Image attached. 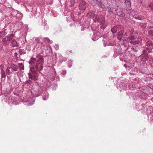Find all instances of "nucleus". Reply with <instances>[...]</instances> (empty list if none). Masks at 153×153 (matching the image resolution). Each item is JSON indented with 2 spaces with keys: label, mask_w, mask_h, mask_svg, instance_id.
<instances>
[{
  "label": "nucleus",
  "mask_w": 153,
  "mask_h": 153,
  "mask_svg": "<svg viewBox=\"0 0 153 153\" xmlns=\"http://www.w3.org/2000/svg\"><path fill=\"white\" fill-rule=\"evenodd\" d=\"M28 63L30 65H34L30 69L31 71L33 74L37 72H40L43 70L44 59L42 57L37 56L36 58L31 57Z\"/></svg>",
  "instance_id": "obj_1"
},
{
  "label": "nucleus",
  "mask_w": 153,
  "mask_h": 153,
  "mask_svg": "<svg viewBox=\"0 0 153 153\" xmlns=\"http://www.w3.org/2000/svg\"><path fill=\"white\" fill-rule=\"evenodd\" d=\"M127 39L129 43L131 45H135L140 43L142 39L140 36L137 35H130L128 37Z\"/></svg>",
  "instance_id": "obj_2"
},
{
  "label": "nucleus",
  "mask_w": 153,
  "mask_h": 153,
  "mask_svg": "<svg viewBox=\"0 0 153 153\" xmlns=\"http://www.w3.org/2000/svg\"><path fill=\"white\" fill-rule=\"evenodd\" d=\"M152 52V50L150 49L148 47H146L143 51L141 55L139 56L140 59L142 61H146L147 59L151 56L150 53Z\"/></svg>",
  "instance_id": "obj_3"
},
{
  "label": "nucleus",
  "mask_w": 153,
  "mask_h": 153,
  "mask_svg": "<svg viewBox=\"0 0 153 153\" xmlns=\"http://www.w3.org/2000/svg\"><path fill=\"white\" fill-rule=\"evenodd\" d=\"M94 20L100 23L102 25L100 27V28L102 29H104L107 25V24L105 22V18L103 16L100 15L96 16Z\"/></svg>",
  "instance_id": "obj_4"
},
{
  "label": "nucleus",
  "mask_w": 153,
  "mask_h": 153,
  "mask_svg": "<svg viewBox=\"0 0 153 153\" xmlns=\"http://www.w3.org/2000/svg\"><path fill=\"white\" fill-rule=\"evenodd\" d=\"M140 90L143 91V92L147 95H153V89L148 86H143L140 87Z\"/></svg>",
  "instance_id": "obj_5"
},
{
  "label": "nucleus",
  "mask_w": 153,
  "mask_h": 153,
  "mask_svg": "<svg viewBox=\"0 0 153 153\" xmlns=\"http://www.w3.org/2000/svg\"><path fill=\"white\" fill-rule=\"evenodd\" d=\"M14 37H15L14 34L11 33L6 36L3 39L2 41V42L4 45H7L11 42Z\"/></svg>",
  "instance_id": "obj_6"
},
{
  "label": "nucleus",
  "mask_w": 153,
  "mask_h": 153,
  "mask_svg": "<svg viewBox=\"0 0 153 153\" xmlns=\"http://www.w3.org/2000/svg\"><path fill=\"white\" fill-rule=\"evenodd\" d=\"M88 6V4L85 1L81 0L80 1L79 5V9L80 10H84Z\"/></svg>",
  "instance_id": "obj_7"
},
{
  "label": "nucleus",
  "mask_w": 153,
  "mask_h": 153,
  "mask_svg": "<svg viewBox=\"0 0 153 153\" xmlns=\"http://www.w3.org/2000/svg\"><path fill=\"white\" fill-rule=\"evenodd\" d=\"M143 91L141 90V91H139L137 93V95L140 98V99H143L145 98V94L143 92Z\"/></svg>",
  "instance_id": "obj_8"
},
{
  "label": "nucleus",
  "mask_w": 153,
  "mask_h": 153,
  "mask_svg": "<svg viewBox=\"0 0 153 153\" xmlns=\"http://www.w3.org/2000/svg\"><path fill=\"white\" fill-rule=\"evenodd\" d=\"M124 30L122 29L118 33V36L117 37V39L120 41L121 40H123L122 37L123 36V33H124Z\"/></svg>",
  "instance_id": "obj_9"
},
{
  "label": "nucleus",
  "mask_w": 153,
  "mask_h": 153,
  "mask_svg": "<svg viewBox=\"0 0 153 153\" xmlns=\"http://www.w3.org/2000/svg\"><path fill=\"white\" fill-rule=\"evenodd\" d=\"M93 3L95 4L98 5L99 7H100L102 8H103L104 7L101 1L100 0H95V1H94Z\"/></svg>",
  "instance_id": "obj_10"
},
{
  "label": "nucleus",
  "mask_w": 153,
  "mask_h": 153,
  "mask_svg": "<svg viewBox=\"0 0 153 153\" xmlns=\"http://www.w3.org/2000/svg\"><path fill=\"white\" fill-rule=\"evenodd\" d=\"M125 3L128 9H130L131 8V3L130 0H126Z\"/></svg>",
  "instance_id": "obj_11"
},
{
  "label": "nucleus",
  "mask_w": 153,
  "mask_h": 153,
  "mask_svg": "<svg viewBox=\"0 0 153 153\" xmlns=\"http://www.w3.org/2000/svg\"><path fill=\"white\" fill-rule=\"evenodd\" d=\"M96 15L93 13L90 12L87 14V16L89 18H93V19L94 20V18L96 17Z\"/></svg>",
  "instance_id": "obj_12"
},
{
  "label": "nucleus",
  "mask_w": 153,
  "mask_h": 153,
  "mask_svg": "<svg viewBox=\"0 0 153 153\" xmlns=\"http://www.w3.org/2000/svg\"><path fill=\"white\" fill-rule=\"evenodd\" d=\"M12 40L10 43H11V46L13 47H16L18 46V44L16 41L14 40L13 38L12 39Z\"/></svg>",
  "instance_id": "obj_13"
},
{
  "label": "nucleus",
  "mask_w": 153,
  "mask_h": 153,
  "mask_svg": "<svg viewBox=\"0 0 153 153\" xmlns=\"http://www.w3.org/2000/svg\"><path fill=\"white\" fill-rule=\"evenodd\" d=\"M49 97V94L48 93L45 91L44 92L43 95L42 97V99L44 100H46Z\"/></svg>",
  "instance_id": "obj_14"
},
{
  "label": "nucleus",
  "mask_w": 153,
  "mask_h": 153,
  "mask_svg": "<svg viewBox=\"0 0 153 153\" xmlns=\"http://www.w3.org/2000/svg\"><path fill=\"white\" fill-rule=\"evenodd\" d=\"M12 70L14 71H17L18 68V66L12 63L11 64V67Z\"/></svg>",
  "instance_id": "obj_15"
},
{
  "label": "nucleus",
  "mask_w": 153,
  "mask_h": 153,
  "mask_svg": "<svg viewBox=\"0 0 153 153\" xmlns=\"http://www.w3.org/2000/svg\"><path fill=\"white\" fill-rule=\"evenodd\" d=\"M136 88L135 85L134 84L131 83L128 86L129 89L131 90H133Z\"/></svg>",
  "instance_id": "obj_16"
},
{
  "label": "nucleus",
  "mask_w": 153,
  "mask_h": 153,
  "mask_svg": "<svg viewBox=\"0 0 153 153\" xmlns=\"http://www.w3.org/2000/svg\"><path fill=\"white\" fill-rule=\"evenodd\" d=\"M7 33L4 30L0 31V39L2 37L4 36L7 34Z\"/></svg>",
  "instance_id": "obj_17"
},
{
  "label": "nucleus",
  "mask_w": 153,
  "mask_h": 153,
  "mask_svg": "<svg viewBox=\"0 0 153 153\" xmlns=\"http://www.w3.org/2000/svg\"><path fill=\"white\" fill-rule=\"evenodd\" d=\"M118 27L119 26H114V27L111 29L112 32L114 33H116L117 30V27Z\"/></svg>",
  "instance_id": "obj_18"
},
{
  "label": "nucleus",
  "mask_w": 153,
  "mask_h": 153,
  "mask_svg": "<svg viewBox=\"0 0 153 153\" xmlns=\"http://www.w3.org/2000/svg\"><path fill=\"white\" fill-rule=\"evenodd\" d=\"M42 40L46 43H50V40L48 38H43L42 39Z\"/></svg>",
  "instance_id": "obj_19"
},
{
  "label": "nucleus",
  "mask_w": 153,
  "mask_h": 153,
  "mask_svg": "<svg viewBox=\"0 0 153 153\" xmlns=\"http://www.w3.org/2000/svg\"><path fill=\"white\" fill-rule=\"evenodd\" d=\"M117 14L118 16L120 17H122L124 15V13L121 10L117 13Z\"/></svg>",
  "instance_id": "obj_20"
},
{
  "label": "nucleus",
  "mask_w": 153,
  "mask_h": 153,
  "mask_svg": "<svg viewBox=\"0 0 153 153\" xmlns=\"http://www.w3.org/2000/svg\"><path fill=\"white\" fill-rule=\"evenodd\" d=\"M18 65H19V68L20 70H24V64L22 63H18Z\"/></svg>",
  "instance_id": "obj_21"
},
{
  "label": "nucleus",
  "mask_w": 153,
  "mask_h": 153,
  "mask_svg": "<svg viewBox=\"0 0 153 153\" xmlns=\"http://www.w3.org/2000/svg\"><path fill=\"white\" fill-rule=\"evenodd\" d=\"M10 67H8L6 70V72L8 75H9L11 73L10 70Z\"/></svg>",
  "instance_id": "obj_22"
},
{
  "label": "nucleus",
  "mask_w": 153,
  "mask_h": 153,
  "mask_svg": "<svg viewBox=\"0 0 153 153\" xmlns=\"http://www.w3.org/2000/svg\"><path fill=\"white\" fill-rule=\"evenodd\" d=\"M1 76L2 77L5 78L6 75L5 74L4 71L2 69H1Z\"/></svg>",
  "instance_id": "obj_23"
},
{
  "label": "nucleus",
  "mask_w": 153,
  "mask_h": 153,
  "mask_svg": "<svg viewBox=\"0 0 153 153\" xmlns=\"http://www.w3.org/2000/svg\"><path fill=\"white\" fill-rule=\"evenodd\" d=\"M52 77H51V79L52 81H53L54 79V78L56 76L55 72H54L52 74Z\"/></svg>",
  "instance_id": "obj_24"
},
{
  "label": "nucleus",
  "mask_w": 153,
  "mask_h": 153,
  "mask_svg": "<svg viewBox=\"0 0 153 153\" xmlns=\"http://www.w3.org/2000/svg\"><path fill=\"white\" fill-rule=\"evenodd\" d=\"M28 75L30 79H34V76L33 74L29 73H28Z\"/></svg>",
  "instance_id": "obj_25"
},
{
  "label": "nucleus",
  "mask_w": 153,
  "mask_h": 153,
  "mask_svg": "<svg viewBox=\"0 0 153 153\" xmlns=\"http://www.w3.org/2000/svg\"><path fill=\"white\" fill-rule=\"evenodd\" d=\"M108 11L110 14H112L113 13V9H111L110 7H108Z\"/></svg>",
  "instance_id": "obj_26"
},
{
  "label": "nucleus",
  "mask_w": 153,
  "mask_h": 153,
  "mask_svg": "<svg viewBox=\"0 0 153 153\" xmlns=\"http://www.w3.org/2000/svg\"><path fill=\"white\" fill-rule=\"evenodd\" d=\"M151 108L150 107H148L147 108V110L146 111V113H147V114H151Z\"/></svg>",
  "instance_id": "obj_27"
},
{
  "label": "nucleus",
  "mask_w": 153,
  "mask_h": 153,
  "mask_svg": "<svg viewBox=\"0 0 153 153\" xmlns=\"http://www.w3.org/2000/svg\"><path fill=\"white\" fill-rule=\"evenodd\" d=\"M59 57L60 58V60L59 62L60 63H61L62 61V56L61 55H59Z\"/></svg>",
  "instance_id": "obj_28"
},
{
  "label": "nucleus",
  "mask_w": 153,
  "mask_h": 153,
  "mask_svg": "<svg viewBox=\"0 0 153 153\" xmlns=\"http://www.w3.org/2000/svg\"><path fill=\"white\" fill-rule=\"evenodd\" d=\"M31 81L30 79H29L26 81V84H27V86L30 85L31 83Z\"/></svg>",
  "instance_id": "obj_29"
},
{
  "label": "nucleus",
  "mask_w": 153,
  "mask_h": 153,
  "mask_svg": "<svg viewBox=\"0 0 153 153\" xmlns=\"http://www.w3.org/2000/svg\"><path fill=\"white\" fill-rule=\"evenodd\" d=\"M134 18L135 19H139V20H142V17H140L138 16H135L134 17Z\"/></svg>",
  "instance_id": "obj_30"
},
{
  "label": "nucleus",
  "mask_w": 153,
  "mask_h": 153,
  "mask_svg": "<svg viewBox=\"0 0 153 153\" xmlns=\"http://www.w3.org/2000/svg\"><path fill=\"white\" fill-rule=\"evenodd\" d=\"M149 35L153 36V30H150L149 31Z\"/></svg>",
  "instance_id": "obj_31"
},
{
  "label": "nucleus",
  "mask_w": 153,
  "mask_h": 153,
  "mask_svg": "<svg viewBox=\"0 0 153 153\" xmlns=\"http://www.w3.org/2000/svg\"><path fill=\"white\" fill-rule=\"evenodd\" d=\"M129 31L130 33V35H131V34L134 35L133 34L134 32V30H132V29H129Z\"/></svg>",
  "instance_id": "obj_32"
},
{
  "label": "nucleus",
  "mask_w": 153,
  "mask_h": 153,
  "mask_svg": "<svg viewBox=\"0 0 153 153\" xmlns=\"http://www.w3.org/2000/svg\"><path fill=\"white\" fill-rule=\"evenodd\" d=\"M53 55V56H54V57H55V58L54 59V60L56 61V59H57V56H56L57 54L56 53H55Z\"/></svg>",
  "instance_id": "obj_33"
},
{
  "label": "nucleus",
  "mask_w": 153,
  "mask_h": 153,
  "mask_svg": "<svg viewBox=\"0 0 153 153\" xmlns=\"http://www.w3.org/2000/svg\"><path fill=\"white\" fill-rule=\"evenodd\" d=\"M69 62L70 63V64H68V66L69 68H71L72 66V64H71V63L72 62V61L70 60L69 61Z\"/></svg>",
  "instance_id": "obj_34"
},
{
  "label": "nucleus",
  "mask_w": 153,
  "mask_h": 153,
  "mask_svg": "<svg viewBox=\"0 0 153 153\" xmlns=\"http://www.w3.org/2000/svg\"><path fill=\"white\" fill-rule=\"evenodd\" d=\"M66 70L63 71L62 72V74L63 75H65L66 74Z\"/></svg>",
  "instance_id": "obj_35"
},
{
  "label": "nucleus",
  "mask_w": 153,
  "mask_h": 153,
  "mask_svg": "<svg viewBox=\"0 0 153 153\" xmlns=\"http://www.w3.org/2000/svg\"><path fill=\"white\" fill-rule=\"evenodd\" d=\"M54 47L56 50H58L59 48V46L57 45H55Z\"/></svg>",
  "instance_id": "obj_36"
},
{
  "label": "nucleus",
  "mask_w": 153,
  "mask_h": 153,
  "mask_svg": "<svg viewBox=\"0 0 153 153\" xmlns=\"http://www.w3.org/2000/svg\"><path fill=\"white\" fill-rule=\"evenodd\" d=\"M18 54L17 52H15L14 53V56L16 58V59H17L18 57L17 56Z\"/></svg>",
  "instance_id": "obj_37"
},
{
  "label": "nucleus",
  "mask_w": 153,
  "mask_h": 153,
  "mask_svg": "<svg viewBox=\"0 0 153 153\" xmlns=\"http://www.w3.org/2000/svg\"><path fill=\"white\" fill-rule=\"evenodd\" d=\"M124 35L125 36H127V32H126L125 33Z\"/></svg>",
  "instance_id": "obj_38"
},
{
  "label": "nucleus",
  "mask_w": 153,
  "mask_h": 153,
  "mask_svg": "<svg viewBox=\"0 0 153 153\" xmlns=\"http://www.w3.org/2000/svg\"><path fill=\"white\" fill-rule=\"evenodd\" d=\"M46 29H45V30H47V29H48V26H47L46 27Z\"/></svg>",
  "instance_id": "obj_39"
},
{
  "label": "nucleus",
  "mask_w": 153,
  "mask_h": 153,
  "mask_svg": "<svg viewBox=\"0 0 153 153\" xmlns=\"http://www.w3.org/2000/svg\"><path fill=\"white\" fill-rule=\"evenodd\" d=\"M93 37H92V40H94V41H95V40H96V39H94L93 38Z\"/></svg>",
  "instance_id": "obj_40"
},
{
  "label": "nucleus",
  "mask_w": 153,
  "mask_h": 153,
  "mask_svg": "<svg viewBox=\"0 0 153 153\" xmlns=\"http://www.w3.org/2000/svg\"><path fill=\"white\" fill-rule=\"evenodd\" d=\"M151 100L152 101H153V97L151 98Z\"/></svg>",
  "instance_id": "obj_41"
},
{
  "label": "nucleus",
  "mask_w": 153,
  "mask_h": 153,
  "mask_svg": "<svg viewBox=\"0 0 153 153\" xmlns=\"http://www.w3.org/2000/svg\"><path fill=\"white\" fill-rule=\"evenodd\" d=\"M92 0V1H93V2H94V1H95V0Z\"/></svg>",
  "instance_id": "obj_42"
},
{
  "label": "nucleus",
  "mask_w": 153,
  "mask_h": 153,
  "mask_svg": "<svg viewBox=\"0 0 153 153\" xmlns=\"http://www.w3.org/2000/svg\"><path fill=\"white\" fill-rule=\"evenodd\" d=\"M115 11H116V9L115 10Z\"/></svg>",
  "instance_id": "obj_43"
}]
</instances>
